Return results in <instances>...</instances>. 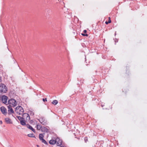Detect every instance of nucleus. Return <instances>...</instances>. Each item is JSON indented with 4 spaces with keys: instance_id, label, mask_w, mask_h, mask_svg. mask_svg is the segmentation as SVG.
<instances>
[{
    "instance_id": "1",
    "label": "nucleus",
    "mask_w": 147,
    "mask_h": 147,
    "mask_svg": "<svg viewBox=\"0 0 147 147\" xmlns=\"http://www.w3.org/2000/svg\"><path fill=\"white\" fill-rule=\"evenodd\" d=\"M23 119L22 120H21L20 123L22 125H24L26 124L25 121L24 119L26 117V120H29V115L28 114L25 113L23 114Z\"/></svg>"
},
{
    "instance_id": "22",
    "label": "nucleus",
    "mask_w": 147,
    "mask_h": 147,
    "mask_svg": "<svg viewBox=\"0 0 147 147\" xmlns=\"http://www.w3.org/2000/svg\"><path fill=\"white\" fill-rule=\"evenodd\" d=\"M2 121L1 120H0V125H1L2 124Z\"/></svg>"
},
{
    "instance_id": "6",
    "label": "nucleus",
    "mask_w": 147,
    "mask_h": 147,
    "mask_svg": "<svg viewBox=\"0 0 147 147\" xmlns=\"http://www.w3.org/2000/svg\"><path fill=\"white\" fill-rule=\"evenodd\" d=\"M0 110L1 113L4 115L6 114L7 111L6 108L2 106L0 108Z\"/></svg>"
},
{
    "instance_id": "12",
    "label": "nucleus",
    "mask_w": 147,
    "mask_h": 147,
    "mask_svg": "<svg viewBox=\"0 0 147 147\" xmlns=\"http://www.w3.org/2000/svg\"><path fill=\"white\" fill-rule=\"evenodd\" d=\"M27 127L29 129H31L34 132V129L32 127V126H30L29 125H27Z\"/></svg>"
},
{
    "instance_id": "11",
    "label": "nucleus",
    "mask_w": 147,
    "mask_h": 147,
    "mask_svg": "<svg viewBox=\"0 0 147 147\" xmlns=\"http://www.w3.org/2000/svg\"><path fill=\"white\" fill-rule=\"evenodd\" d=\"M8 111L11 113H13V111L12 109L11 108V107L9 106L8 107Z\"/></svg>"
},
{
    "instance_id": "21",
    "label": "nucleus",
    "mask_w": 147,
    "mask_h": 147,
    "mask_svg": "<svg viewBox=\"0 0 147 147\" xmlns=\"http://www.w3.org/2000/svg\"><path fill=\"white\" fill-rule=\"evenodd\" d=\"M43 101L44 102H45V101H47V100L46 98L45 99H43Z\"/></svg>"
},
{
    "instance_id": "13",
    "label": "nucleus",
    "mask_w": 147,
    "mask_h": 147,
    "mask_svg": "<svg viewBox=\"0 0 147 147\" xmlns=\"http://www.w3.org/2000/svg\"><path fill=\"white\" fill-rule=\"evenodd\" d=\"M30 123L31 124H32L33 125H37L36 122L35 120L31 121H30Z\"/></svg>"
},
{
    "instance_id": "17",
    "label": "nucleus",
    "mask_w": 147,
    "mask_h": 147,
    "mask_svg": "<svg viewBox=\"0 0 147 147\" xmlns=\"http://www.w3.org/2000/svg\"><path fill=\"white\" fill-rule=\"evenodd\" d=\"M41 128V127L40 125H37L36 128L38 130H40Z\"/></svg>"
},
{
    "instance_id": "20",
    "label": "nucleus",
    "mask_w": 147,
    "mask_h": 147,
    "mask_svg": "<svg viewBox=\"0 0 147 147\" xmlns=\"http://www.w3.org/2000/svg\"><path fill=\"white\" fill-rule=\"evenodd\" d=\"M111 21L110 20H109V22H106L105 23L106 24H108V23H111Z\"/></svg>"
},
{
    "instance_id": "23",
    "label": "nucleus",
    "mask_w": 147,
    "mask_h": 147,
    "mask_svg": "<svg viewBox=\"0 0 147 147\" xmlns=\"http://www.w3.org/2000/svg\"><path fill=\"white\" fill-rule=\"evenodd\" d=\"M86 32H87V31H86V30H84V33H86Z\"/></svg>"
},
{
    "instance_id": "2",
    "label": "nucleus",
    "mask_w": 147,
    "mask_h": 147,
    "mask_svg": "<svg viewBox=\"0 0 147 147\" xmlns=\"http://www.w3.org/2000/svg\"><path fill=\"white\" fill-rule=\"evenodd\" d=\"M7 91L6 86L3 84H0V93H5Z\"/></svg>"
},
{
    "instance_id": "16",
    "label": "nucleus",
    "mask_w": 147,
    "mask_h": 147,
    "mask_svg": "<svg viewBox=\"0 0 147 147\" xmlns=\"http://www.w3.org/2000/svg\"><path fill=\"white\" fill-rule=\"evenodd\" d=\"M42 131H47V130L45 127H42Z\"/></svg>"
},
{
    "instance_id": "14",
    "label": "nucleus",
    "mask_w": 147,
    "mask_h": 147,
    "mask_svg": "<svg viewBox=\"0 0 147 147\" xmlns=\"http://www.w3.org/2000/svg\"><path fill=\"white\" fill-rule=\"evenodd\" d=\"M52 103L53 105H56L58 103V101L57 100H54L53 101Z\"/></svg>"
},
{
    "instance_id": "24",
    "label": "nucleus",
    "mask_w": 147,
    "mask_h": 147,
    "mask_svg": "<svg viewBox=\"0 0 147 147\" xmlns=\"http://www.w3.org/2000/svg\"><path fill=\"white\" fill-rule=\"evenodd\" d=\"M1 78L0 77V82L1 81Z\"/></svg>"
},
{
    "instance_id": "3",
    "label": "nucleus",
    "mask_w": 147,
    "mask_h": 147,
    "mask_svg": "<svg viewBox=\"0 0 147 147\" xmlns=\"http://www.w3.org/2000/svg\"><path fill=\"white\" fill-rule=\"evenodd\" d=\"M23 111V109L21 107H18L16 108V112L19 115H22Z\"/></svg>"
},
{
    "instance_id": "19",
    "label": "nucleus",
    "mask_w": 147,
    "mask_h": 147,
    "mask_svg": "<svg viewBox=\"0 0 147 147\" xmlns=\"http://www.w3.org/2000/svg\"><path fill=\"white\" fill-rule=\"evenodd\" d=\"M18 118L20 120V121H21V120H22L23 119V118H22L20 117H18Z\"/></svg>"
},
{
    "instance_id": "10",
    "label": "nucleus",
    "mask_w": 147,
    "mask_h": 147,
    "mask_svg": "<svg viewBox=\"0 0 147 147\" xmlns=\"http://www.w3.org/2000/svg\"><path fill=\"white\" fill-rule=\"evenodd\" d=\"M49 143L51 144H56V140H54L52 139L49 141Z\"/></svg>"
},
{
    "instance_id": "9",
    "label": "nucleus",
    "mask_w": 147,
    "mask_h": 147,
    "mask_svg": "<svg viewBox=\"0 0 147 147\" xmlns=\"http://www.w3.org/2000/svg\"><path fill=\"white\" fill-rule=\"evenodd\" d=\"M43 136L42 134L40 135L39 137L40 140H41L43 143L45 144H46V141L43 138Z\"/></svg>"
},
{
    "instance_id": "4",
    "label": "nucleus",
    "mask_w": 147,
    "mask_h": 147,
    "mask_svg": "<svg viewBox=\"0 0 147 147\" xmlns=\"http://www.w3.org/2000/svg\"><path fill=\"white\" fill-rule=\"evenodd\" d=\"M1 99L2 102L5 104H7L8 103V97L5 96H2L1 97Z\"/></svg>"
},
{
    "instance_id": "8",
    "label": "nucleus",
    "mask_w": 147,
    "mask_h": 147,
    "mask_svg": "<svg viewBox=\"0 0 147 147\" xmlns=\"http://www.w3.org/2000/svg\"><path fill=\"white\" fill-rule=\"evenodd\" d=\"M62 141L59 138H57L56 139V144L58 146H60L62 144Z\"/></svg>"
},
{
    "instance_id": "18",
    "label": "nucleus",
    "mask_w": 147,
    "mask_h": 147,
    "mask_svg": "<svg viewBox=\"0 0 147 147\" xmlns=\"http://www.w3.org/2000/svg\"><path fill=\"white\" fill-rule=\"evenodd\" d=\"M82 35L84 36H88V35L87 34H82Z\"/></svg>"
},
{
    "instance_id": "15",
    "label": "nucleus",
    "mask_w": 147,
    "mask_h": 147,
    "mask_svg": "<svg viewBox=\"0 0 147 147\" xmlns=\"http://www.w3.org/2000/svg\"><path fill=\"white\" fill-rule=\"evenodd\" d=\"M28 136L29 137H34V136L33 134H29L28 135Z\"/></svg>"
},
{
    "instance_id": "7",
    "label": "nucleus",
    "mask_w": 147,
    "mask_h": 147,
    "mask_svg": "<svg viewBox=\"0 0 147 147\" xmlns=\"http://www.w3.org/2000/svg\"><path fill=\"white\" fill-rule=\"evenodd\" d=\"M5 121L7 124H11L13 123L11 119L9 117H6L5 119Z\"/></svg>"
},
{
    "instance_id": "5",
    "label": "nucleus",
    "mask_w": 147,
    "mask_h": 147,
    "mask_svg": "<svg viewBox=\"0 0 147 147\" xmlns=\"http://www.w3.org/2000/svg\"><path fill=\"white\" fill-rule=\"evenodd\" d=\"M9 103L11 106L15 107L17 105V102L16 101L13 99H11L8 101Z\"/></svg>"
}]
</instances>
